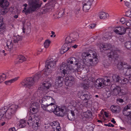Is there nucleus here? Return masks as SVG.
I'll return each mask as SVG.
<instances>
[{
	"label": "nucleus",
	"instance_id": "nucleus-1",
	"mask_svg": "<svg viewBox=\"0 0 131 131\" xmlns=\"http://www.w3.org/2000/svg\"><path fill=\"white\" fill-rule=\"evenodd\" d=\"M94 54L91 50L82 53V57L83 59V61L85 64L90 66L95 65L97 64V59L95 56H94Z\"/></svg>",
	"mask_w": 131,
	"mask_h": 131
},
{
	"label": "nucleus",
	"instance_id": "nucleus-2",
	"mask_svg": "<svg viewBox=\"0 0 131 131\" xmlns=\"http://www.w3.org/2000/svg\"><path fill=\"white\" fill-rule=\"evenodd\" d=\"M29 7L27 9L25 7L22 11L23 13H25L27 15L30 13H32L36 10L37 8H39L41 6L42 2L39 0H28Z\"/></svg>",
	"mask_w": 131,
	"mask_h": 131
},
{
	"label": "nucleus",
	"instance_id": "nucleus-3",
	"mask_svg": "<svg viewBox=\"0 0 131 131\" xmlns=\"http://www.w3.org/2000/svg\"><path fill=\"white\" fill-rule=\"evenodd\" d=\"M18 108V105H12L7 109V112L5 114V117L7 119H9L15 115L17 109Z\"/></svg>",
	"mask_w": 131,
	"mask_h": 131
},
{
	"label": "nucleus",
	"instance_id": "nucleus-4",
	"mask_svg": "<svg viewBox=\"0 0 131 131\" xmlns=\"http://www.w3.org/2000/svg\"><path fill=\"white\" fill-rule=\"evenodd\" d=\"M45 67L46 68L44 70V74L48 75L52 71L55 69L56 67V61L53 62H46Z\"/></svg>",
	"mask_w": 131,
	"mask_h": 131
},
{
	"label": "nucleus",
	"instance_id": "nucleus-5",
	"mask_svg": "<svg viewBox=\"0 0 131 131\" xmlns=\"http://www.w3.org/2000/svg\"><path fill=\"white\" fill-rule=\"evenodd\" d=\"M51 86V84L49 81H45L42 84V85L39 88L37 93H41L43 94L47 93L48 90Z\"/></svg>",
	"mask_w": 131,
	"mask_h": 131
},
{
	"label": "nucleus",
	"instance_id": "nucleus-6",
	"mask_svg": "<svg viewBox=\"0 0 131 131\" xmlns=\"http://www.w3.org/2000/svg\"><path fill=\"white\" fill-rule=\"evenodd\" d=\"M110 81L109 79H107L104 80L102 78H100L97 79L96 81L95 84V86L97 87H101L104 86V85H110Z\"/></svg>",
	"mask_w": 131,
	"mask_h": 131
},
{
	"label": "nucleus",
	"instance_id": "nucleus-7",
	"mask_svg": "<svg viewBox=\"0 0 131 131\" xmlns=\"http://www.w3.org/2000/svg\"><path fill=\"white\" fill-rule=\"evenodd\" d=\"M34 79L32 77L27 78L24 79L21 82V84L26 87L30 89V88L33 86L35 82Z\"/></svg>",
	"mask_w": 131,
	"mask_h": 131
},
{
	"label": "nucleus",
	"instance_id": "nucleus-8",
	"mask_svg": "<svg viewBox=\"0 0 131 131\" xmlns=\"http://www.w3.org/2000/svg\"><path fill=\"white\" fill-rule=\"evenodd\" d=\"M55 103H53V104H48L47 105L45 104H41V107L43 109L49 112H53L55 111L56 107Z\"/></svg>",
	"mask_w": 131,
	"mask_h": 131
},
{
	"label": "nucleus",
	"instance_id": "nucleus-9",
	"mask_svg": "<svg viewBox=\"0 0 131 131\" xmlns=\"http://www.w3.org/2000/svg\"><path fill=\"white\" fill-rule=\"evenodd\" d=\"M41 103V104L47 105L51 104H53L55 103V101L52 97L49 96H45L42 99Z\"/></svg>",
	"mask_w": 131,
	"mask_h": 131
},
{
	"label": "nucleus",
	"instance_id": "nucleus-10",
	"mask_svg": "<svg viewBox=\"0 0 131 131\" xmlns=\"http://www.w3.org/2000/svg\"><path fill=\"white\" fill-rule=\"evenodd\" d=\"M39 106V104L37 102L32 103L30 108V113L33 114L36 113L38 111Z\"/></svg>",
	"mask_w": 131,
	"mask_h": 131
},
{
	"label": "nucleus",
	"instance_id": "nucleus-11",
	"mask_svg": "<svg viewBox=\"0 0 131 131\" xmlns=\"http://www.w3.org/2000/svg\"><path fill=\"white\" fill-rule=\"evenodd\" d=\"M78 96L83 100H87L91 98L90 94L88 91L85 92L84 93L82 92H79L78 93Z\"/></svg>",
	"mask_w": 131,
	"mask_h": 131
},
{
	"label": "nucleus",
	"instance_id": "nucleus-12",
	"mask_svg": "<svg viewBox=\"0 0 131 131\" xmlns=\"http://www.w3.org/2000/svg\"><path fill=\"white\" fill-rule=\"evenodd\" d=\"M94 0H85V3L83 7V10L85 12H88Z\"/></svg>",
	"mask_w": 131,
	"mask_h": 131
},
{
	"label": "nucleus",
	"instance_id": "nucleus-13",
	"mask_svg": "<svg viewBox=\"0 0 131 131\" xmlns=\"http://www.w3.org/2000/svg\"><path fill=\"white\" fill-rule=\"evenodd\" d=\"M126 29L124 27H118L114 29V31L117 34L122 35L125 34L126 32Z\"/></svg>",
	"mask_w": 131,
	"mask_h": 131
},
{
	"label": "nucleus",
	"instance_id": "nucleus-14",
	"mask_svg": "<svg viewBox=\"0 0 131 131\" xmlns=\"http://www.w3.org/2000/svg\"><path fill=\"white\" fill-rule=\"evenodd\" d=\"M98 46L99 47L101 51L102 52L103 51V50L110 49L112 47L111 45L108 44H98Z\"/></svg>",
	"mask_w": 131,
	"mask_h": 131
},
{
	"label": "nucleus",
	"instance_id": "nucleus-15",
	"mask_svg": "<svg viewBox=\"0 0 131 131\" xmlns=\"http://www.w3.org/2000/svg\"><path fill=\"white\" fill-rule=\"evenodd\" d=\"M54 113L58 116H64V109L56 107L55 111H54Z\"/></svg>",
	"mask_w": 131,
	"mask_h": 131
},
{
	"label": "nucleus",
	"instance_id": "nucleus-16",
	"mask_svg": "<svg viewBox=\"0 0 131 131\" xmlns=\"http://www.w3.org/2000/svg\"><path fill=\"white\" fill-rule=\"evenodd\" d=\"M33 122L32 127L34 129L36 130L38 129V127L40 125V119L37 117H35Z\"/></svg>",
	"mask_w": 131,
	"mask_h": 131
},
{
	"label": "nucleus",
	"instance_id": "nucleus-17",
	"mask_svg": "<svg viewBox=\"0 0 131 131\" xmlns=\"http://www.w3.org/2000/svg\"><path fill=\"white\" fill-rule=\"evenodd\" d=\"M64 79L63 77L58 76L56 78L55 82V85L59 87H61L62 85V83Z\"/></svg>",
	"mask_w": 131,
	"mask_h": 131
},
{
	"label": "nucleus",
	"instance_id": "nucleus-18",
	"mask_svg": "<svg viewBox=\"0 0 131 131\" xmlns=\"http://www.w3.org/2000/svg\"><path fill=\"white\" fill-rule=\"evenodd\" d=\"M107 55L109 58L115 60H117L119 56L117 52L114 50H112L111 52L108 53Z\"/></svg>",
	"mask_w": 131,
	"mask_h": 131
},
{
	"label": "nucleus",
	"instance_id": "nucleus-19",
	"mask_svg": "<svg viewBox=\"0 0 131 131\" xmlns=\"http://www.w3.org/2000/svg\"><path fill=\"white\" fill-rule=\"evenodd\" d=\"M66 67L65 63H63L60 66L59 68L60 72L63 73L64 76H67L68 75V71L65 69Z\"/></svg>",
	"mask_w": 131,
	"mask_h": 131
},
{
	"label": "nucleus",
	"instance_id": "nucleus-20",
	"mask_svg": "<svg viewBox=\"0 0 131 131\" xmlns=\"http://www.w3.org/2000/svg\"><path fill=\"white\" fill-rule=\"evenodd\" d=\"M78 60L74 57H72L69 58L67 60V64L68 65L73 64L76 65L78 62Z\"/></svg>",
	"mask_w": 131,
	"mask_h": 131
},
{
	"label": "nucleus",
	"instance_id": "nucleus-21",
	"mask_svg": "<svg viewBox=\"0 0 131 131\" xmlns=\"http://www.w3.org/2000/svg\"><path fill=\"white\" fill-rule=\"evenodd\" d=\"M127 72H128V71H127L126 74V75L129 76L128 77V79L126 78H124L123 79H122L121 81L123 84H127L129 83L131 85V74H128L127 73Z\"/></svg>",
	"mask_w": 131,
	"mask_h": 131
},
{
	"label": "nucleus",
	"instance_id": "nucleus-22",
	"mask_svg": "<svg viewBox=\"0 0 131 131\" xmlns=\"http://www.w3.org/2000/svg\"><path fill=\"white\" fill-rule=\"evenodd\" d=\"M13 46L12 40L9 39L7 40L6 46L5 47L6 49L10 51L12 49Z\"/></svg>",
	"mask_w": 131,
	"mask_h": 131
},
{
	"label": "nucleus",
	"instance_id": "nucleus-23",
	"mask_svg": "<svg viewBox=\"0 0 131 131\" xmlns=\"http://www.w3.org/2000/svg\"><path fill=\"white\" fill-rule=\"evenodd\" d=\"M121 88L118 86H116L115 88L112 89V94L113 96H119V93L121 91Z\"/></svg>",
	"mask_w": 131,
	"mask_h": 131
},
{
	"label": "nucleus",
	"instance_id": "nucleus-24",
	"mask_svg": "<svg viewBox=\"0 0 131 131\" xmlns=\"http://www.w3.org/2000/svg\"><path fill=\"white\" fill-rule=\"evenodd\" d=\"M70 44L65 43L63 46L62 50L60 51L61 53L63 54L66 52L70 49Z\"/></svg>",
	"mask_w": 131,
	"mask_h": 131
},
{
	"label": "nucleus",
	"instance_id": "nucleus-25",
	"mask_svg": "<svg viewBox=\"0 0 131 131\" xmlns=\"http://www.w3.org/2000/svg\"><path fill=\"white\" fill-rule=\"evenodd\" d=\"M9 5L8 2L6 0H0V6L3 8H7Z\"/></svg>",
	"mask_w": 131,
	"mask_h": 131
},
{
	"label": "nucleus",
	"instance_id": "nucleus-26",
	"mask_svg": "<svg viewBox=\"0 0 131 131\" xmlns=\"http://www.w3.org/2000/svg\"><path fill=\"white\" fill-rule=\"evenodd\" d=\"M130 108V106L128 105L126 106L124 108L123 110V113L125 116H129V115H131V112L128 111L127 110Z\"/></svg>",
	"mask_w": 131,
	"mask_h": 131
},
{
	"label": "nucleus",
	"instance_id": "nucleus-27",
	"mask_svg": "<svg viewBox=\"0 0 131 131\" xmlns=\"http://www.w3.org/2000/svg\"><path fill=\"white\" fill-rule=\"evenodd\" d=\"M43 74V73L42 72H39L35 75L33 78L34 79V80L35 82L38 80L40 79Z\"/></svg>",
	"mask_w": 131,
	"mask_h": 131
},
{
	"label": "nucleus",
	"instance_id": "nucleus-28",
	"mask_svg": "<svg viewBox=\"0 0 131 131\" xmlns=\"http://www.w3.org/2000/svg\"><path fill=\"white\" fill-rule=\"evenodd\" d=\"M108 16V14L104 12H101L99 13V16L101 19H105Z\"/></svg>",
	"mask_w": 131,
	"mask_h": 131
},
{
	"label": "nucleus",
	"instance_id": "nucleus-29",
	"mask_svg": "<svg viewBox=\"0 0 131 131\" xmlns=\"http://www.w3.org/2000/svg\"><path fill=\"white\" fill-rule=\"evenodd\" d=\"M112 35L111 33L109 32H106L105 34L103 39L105 40L110 39L111 38Z\"/></svg>",
	"mask_w": 131,
	"mask_h": 131
},
{
	"label": "nucleus",
	"instance_id": "nucleus-30",
	"mask_svg": "<svg viewBox=\"0 0 131 131\" xmlns=\"http://www.w3.org/2000/svg\"><path fill=\"white\" fill-rule=\"evenodd\" d=\"M13 41L14 43H16L18 42L19 41L21 40L22 39V37L18 35L16 36H14Z\"/></svg>",
	"mask_w": 131,
	"mask_h": 131
},
{
	"label": "nucleus",
	"instance_id": "nucleus-31",
	"mask_svg": "<svg viewBox=\"0 0 131 131\" xmlns=\"http://www.w3.org/2000/svg\"><path fill=\"white\" fill-rule=\"evenodd\" d=\"M92 115V113L89 111H88L84 113L83 114L84 116L87 118H89L91 117Z\"/></svg>",
	"mask_w": 131,
	"mask_h": 131
},
{
	"label": "nucleus",
	"instance_id": "nucleus-32",
	"mask_svg": "<svg viewBox=\"0 0 131 131\" xmlns=\"http://www.w3.org/2000/svg\"><path fill=\"white\" fill-rule=\"evenodd\" d=\"M7 107L6 106L2 107L0 109V113L4 115L5 114L7 110Z\"/></svg>",
	"mask_w": 131,
	"mask_h": 131
},
{
	"label": "nucleus",
	"instance_id": "nucleus-33",
	"mask_svg": "<svg viewBox=\"0 0 131 131\" xmlns=\"http://www.w3.org/2000/svg\"><path fill=\"white\" fill-rule=\"evenodd\" d=\"M127 65V63L123 62H119L117 65V67L119 69H121L124 66Z\"/></svg>",
	"mask_w": 131,
	"mask_h": 131
},
{
	"label": "nucleus",
	"instance_id": "nucleus-34",
	"mask_svg": "<svg viewBox=\"0 0 131 131\" xmlns=\"http://www.w3.org/2000/svg\"><path fill=\"white\" fill-rule=\"evenodd\" d=\"M125 46L127 49L131 50V41L126 42L125 43Z\"/></svg>",
	"mask_w": 131,
	"mask_h": 131
},
{
	"label": "nucleus",
	"instance_id": "nucleus-35",
	"mask_svg": "<svg viewBox=\"0 0 131 131\" xmlns=\"http://www.w3.org/2000/svg\"><path fill=\"white\" fill-rule=\"evenodd\" d=\"M26 124L25 121L23 119H21L20 121L19 124V125L20 127L23 128L26 126Z\"/></svg>",
	"mask_w": 131,
	"mask_h": 131
},
{
	"label": "nucleus",
	"instance_id": "nucleus-36",
	"mask_svg": "<svg viewBox=\"0 0 131 131\" xmlns=\"http://www.w3.org/2000/svg\"><path fill=\"white\" fill-rule=\"evenodd\" d=\"M112 78L115 81L117 82H119L120 77L119 75H114L112 76Z\"/></svg>",
	"mask_w": 131,
	"mask_h": 131
},
{
	"label": "nucleus",
	"instance_id": "nucleus-37",
	"mask_svg": "<svg viewBox=\"0 0 131 131\" xmlns=\"http://www.w3.org/2000/svg\"><path fill=\"white\" fill-rule=\"evenodd\" d=\"M111 111L113 112L118 113L119 112V111L118 110V108L114 106H111Z\"/></svg>",
	"mask_w": 131,
	"mask_h": 131
},
{
	"label": "nucleus",
	"instance_id": "nucleus-38",
	"mask_svg": "<svg viewBox=\"0 0 131 131\" xmlns=\"http://www.w3.org/2000/svg\"><path fill=\"white\" fill-rule=\"evenodd\" d=\"M17 79L16 78L12 79L10 80L5 81V83L6 85H10L12 83L16 81Z\"/></svg>",
	"mask_w": 131,
	"mask_h": 131
},
{
	"label": "nucleus",
	"instance_id": "nucleus-39",
	"mask_svg": "<svg viewBox=\"0 0 131 131\" xmlns=\"http://www.w3.org/2000/svg\"><path fill=\"white\" fill-rule=\"evenodd\" d=\"M65 84L67 86H72L73 83L74 81H70L68 80L67 81H64Z\"/></svg>",
	"mask_w": 131,
	"mask_h": 131
},
{
	"label": "nucleus",
	"instance_id": "nucleus-40",
	"mask_svg": "<svg viewBox=\"0 0 131 131\" xmlns=\"http://www.w3.org/2000/svg\"><path fill=\"white\" fill-rule=\"evenodd\" d=\"M51 42V41L49 40H45L44 43V46L46 48H48Z\"/></svg>",
	"mask_w": 131,
	"mask_h": 131
},
{
	"label": "nucleus",
	"instance_id": "nucleus-41",
	"mask_svg": "<svg viewBox=\"0 0 131 131\" xmlns=\"http://www.w3.org/2000/svg\"><path fill=\"white\" fill-rule=\"evenodd\" d=\"M26 58L24 56H21L17 59V61L19 62H22L26 60Z\"/></svg>",
	"mask_w": 131,
	"mask_h": 131
},
{
	"label": "nucleus",
	"instance_id": "nucleus-42",
	"mask_svg": "<svg viewBox=\"0 0 131 131\" xmlns=\"http://www.w3.org/2000/svg\"><path fill=\"white\" fill-rule=\"evenodd\" d=\"M6 75L4 73L2 74L0 76V82L3 81L6 79Z\"/></svg>",
	"mask_w": 131,
	"mask_h": 131
},
{
	"label": "nucleus",
	"instance_id": "nucleus-43",
	"mask_svg": "<svg viewBox=\"0 0 131 131\" xmlns=\"http://www.w3.org/2000/svg\"><path fill=\"white\" fill-rule=\"evenodd\" d=\"M51 126L52 127L54 126H60V124L57 121H53V122L51 123Z\"/></svg>",
	"mask_w": 131,
	"mask_h": 131
},
{
	"label": "nucleus",
	"instance_id": "nucleus-44",
	"mask_svg": "<svg viewBox=\"0 0 131 131\" xmlns=\"http://www.w3.org/2000/svg\"><path fill=\"white\" fill-rule=\"evenodd\" d=\"M81 86L84 89H88L89 87V85L87 84L82 83L81 84Z\"/></svg>",
	"mask_w": 131,
	"mask_h": 131
},
{
	"label": "nucleus",
	"instance_id": "nucleus-45",
	"mask_svg": "<svg viewBox=\"0 0 131 131\" xmlns=\"http://www.w3.org/2000/svg\"><path fill=\"white\" fill-rule=\"evenodd\" d=\"M68 80L70 81H74V79L73 77L71 76L68 75L66 77L64 81H67Z\"/></svg>",
	"mask_w": 131,
	"mask_h": 131
},
{
	"label": "nucleus",
	"instance_id": "nucleus-46",
	"mask_svg": "<svg viewBox=\"0 0 131 131\" xmlns=\"http://www.w3.org/2000/svg\"><path fill=\"white\" fill-rule=\"evenodd\" d=\"M65 43L70 44L69 43L72 42V40L71 39L70 37L68 36L66 37L65 40Z\"/></svg>",
	"mask_w": 131,
	"mask_h": 131
},
{
	"label": "nucleus",
	"instance_id": "nucleus-47",
	"mask_svg": "<svg viewBox=\"0 0 131 131\" xmlns=\"http://www.w3.org/2000/svg\"><path fill=\"white\" fill-rule=\"evenodd\" d=\"M3 9H2L0 12L1 14L4 15L6 14L9 11L8 8H4Z\"/></svg>",
	"mask_w": 131,
	"mask_h": 131
},
{
	"label": "nucleus",
	"instance_id": "nucleus-48",
	"mask_svg": "<svg viewBox=\"0 0 131 131\" xmlns=\"http://www.w3.org/2000/svg\"><path fill=\"white\" fill-rule=\"evenodd\" d=\"M83 62L82 63V64H81L80 62H77V64H76V65L77 66L78 68H83V64L84 63L85 64V62H84L83 61Z\"/></svg>",
	"mask_w": 131,
	"mask_h": 131
},
{
	"label": "nucleus",
	"instance_id": "nucleus-49",
	"mask_svg": "<svg viewBox=\"0 0 131 131\" xmlns=\"http://www.w3.org/2000/svg\"><path fill=\"white\" fill-rule=\"evenodd\" d=\"M53 131H60L61 129L60 126H54L52 127Z\"/></svg>",
	"mask_w": 131,
	"mask_h": 131
},
{
	"label": "nucleus",
	"instance_id": "nucleus-50",
	"mask_svg": "<svg viewBox=\"0 0 131 131\" xmlns=\"http://www.w3.org/2000/svg\"><path fill=\"white\" fill-rule=\"evenodd\" d=\"M35 116L34 115V114H33L32 115H31L29 117L28 120L29 121H34V117H35Z\"/></svg>",
	"mask_w": 131,
	"mask_h": 131
},
{
	"label": "nucleus",
	"instance_id": "nucleus-51",
	"mask_svg": "<svg viewBox=\"0 0 131 131\" xmlns=\"http://www.w3.org/2000/svg\"><path fill=\"white\" fill-rule=\"evenodd\" d=\"M127 93L126 92L124 91L123 90H121V91L120 93H119V96L125 95L127 94Z\"/></svg>",
	"mask_w": 131,
	"mask_h": 131
},
{
	"label": "nucleus",
	"instance_id": "nucleus-52",
	"mask_svg": "<svg viewBox=\"0 0 131 131\" xmlns=\"http://www.w3.org/2000/svg\"><path fill=\"white\" fill-rule=\"evenodd\" d=\"M125 5L128 8H131V5L130 3L129 2L124 1Z\"/></svg>",
	"mask_w": 131,
	"mask_h": 131
},
{
	"label": "nucleus",
	"instance_id": "nucleus-53",
	"mask_svg": "<svg viewBox=\"0 0 131 131\" xmlns=\"http://www.w3.org/2000/svg\"><path fill=\"white\" fill-rule=\"evenodd\" d=\"M126 15L127 16L131 18V11L129 10L126 13Z\"/></svg>",
	"mask_w": 131,
	"mask_h": 131
},
{
	"label": "nucleus",
	"instance_id": "nucleus-54",
	"mask_svg": "<svg viewBox=\"0 0 131 131\" xmlns=\"http://www.w3.org/2000/svg\"><path fill=\"white\" fill-rule=\"evenodd\" d=\"M64 11L62 10L61 11V12H60L58 14V17H59V18H60L64 15Z\"/></svg>",
	"mask_w": 131,
	"mask_h": 131
},
{
	"label": "nucleus",
	"instance_id": "nucleus-55",
	"mask_svg": "<svg viewBox=\"0 0 131 131\" xmlns=\"http://www.w3.org/2000/svg\"><path fill=\"white\" fill-rule=\"evenodd\" d=\"M57 61V60H55L53 58H50L49 59V60H47L46 62H53L54 61H56V63Z\"/></svg>",
	"mask_w": 131,
	"mask_h": 131
},
{
	"label": "nucleus",
	"instance_id": "nucleus-56",
	"mask_svg": "<svg viewBox=\"0 0 131 131\" xmlns=\"http://www.w3.org/2000/svg\"><path fill=\"white\" fill-rule=\"evenodd\" d=\"M80 8L79 7L75 9L74 12L77 15L80 13Z\"/></svg>",
	"mask_w": 131,
	"mask_h": 131
},
{
	"label": "nucleus",
	"instance_id": "nucleus-57",
	"mask_svg": "<svg viewBox=\"0 0 131 131\" xmlns=\"http://www.w3.org/2000/svg\"><path fill=\"white\" fill-rule=\"evenodd\" d=\"M127 123L129 124H131V115L127 117Z\"/></svg>",
	"mask_w": 131,
	"mask_h": 131
},
{
	"label": "nucleus",
	"instance_id": "nucleus-58",
	"mask_svg": "<svg viewBox=\"0 0 131 131\" xmlns=\"http://www.w3.org/2000/svg\"><path fill=\"white\" fill-rule=\"evenodd\" d=\"M125 19L124 18H122L120 20V22L123 24H124L126 22Z\"/></svg>",
	"mask_w": 131,
	"mask_h": 131
},
{
	"label": "nucleus",
	"instance_id": "nucleus-59",
	"mask_svg": "<svg viewBox=\"0 0 131 131\" xmlns=\"http://www.w3.org/2000/svg\"><path fill=\"white\" fill-rule=\"evenodd\" d=\"M126 25L128 26H130L131 25V20H128L126 21Z\"/></svg>",
	"mask_w": 131,
	"mask_h": 131
},
{
	"label": "nucleus",
	"instance_id": "nucleus-60",
	"mask_svg": "<svg viewBox=\"0 0 131 131\" xmlns=\"http://www.w3.org/2000/svg\"><path fill=\"white\" fill-rule=\"evenodd\" d=\"M89 27L91 29L94 28L96 26V25L95 24H91L89 25Z\"/></svg>",
	"mask_w": 131,
	"mask_h": 131
},
{
	"label": "nucleus",
	"instance_id": "nucleus-61",
	"mask_svg": "<svg viewBox=\"0 0 131 131\" xmlns=\"http://www.w3.org/2000/svg\"><path fill=\"white\" fill-rule=\"evenodd\" d=\"M45 128L46 129H47L49 127H50L51 126V123H48L47 124H45Z\"/></svg>",
	"mask_w": 131,
	"mask_h": 131
},
{
	"label": "nucleus",
	"instance_id": "nucleus-62",
	"mask_svg": "<svg viewBox=\"0 0 131 131\" xmlns=\"http://www.w3.org/2000/svg\"><path fill=\"white\" fill-rule=\"evenodd\" d=\"M104 125L105 126H108V127L112 126V127H114V125H113L112 124L110 123H109L108 124H105Z\"/></svg>",
	"mask_w": 131,
	"mask_h": 131
},
{
	"label": "nucleus",
	"instance_id": "nucleus-63",
	"mask_svg": "<svg viewBox=\"0 0 131 131\" xmlns=\"http://www.w3.org/2000/svg\"><path fill=\"white\" fill-rule=\"evenodd\" d=\"M106 95H107V97H110L111 95V92L110 91H109L107 92L106 93Z\"/></svg>",
	"mask_w": 131,
	"mask_h": 131
},
{
	"label": "nucleus",
	"instance_id": "nucleus-64",
	"mask_svg": "<svg viewBox=\"0 0 131 131\" xmlns=\"http://www.w3.org/2000/svg\"><path fill=\"white\" fill-rule=\"evenodd\" d=\"M88 131H93L94 128L92 126H90L88 128Z\"/></svg>",
	"mask_w": 131,
	"mask_h": 131
}]
</instances>
